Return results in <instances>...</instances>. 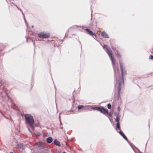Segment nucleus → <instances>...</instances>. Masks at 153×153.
Wrapping results in <instances>:
<instances>
[{
  "label": "nucleus",
  "instance_id": "c756f323",
  "mask_svg": "<svg viewBox=\"0 0 153 153\" xmlns=\"http://www.w3.org/2000/svg\"><path fill=\"white\" fill-rule=\"evenodd\" d=\"M28 34H29L30 35L33 34V32L31 31L29 32V33H28Z\"/></svg>",
  "mask_w": 153,
  "mask_h": 153
},
{
  "label": "nucleus",
  "instance_id": "473e14b6",
  "mask_svg": "<svg viewBox=\"0 0 153 153\" xmlns=\"http://www.w3.org/2000/svg\"><path fill=\"white\" fill-rule=\"evenodd\" d=\"M9 120L11 121H13V120H12V118H11V117H10Z\"/></svg>",
  "mask_w": 153,
  "mask_h": 153
},
{
  "label": "nucleus",
  "instance_id": "4be33fe9",
  "mask_svg": "<svg viewBox=\"0 0 153 153\" xmlns=\"http://www.w3.org/2000/svg\"><path fill=\"white\" fill-rule=\"evenodd\" d=\"M111 48L113 50L114 52L116 51L117 50L116 49V48L114 46H112Z\"/></svg>",
  "mask_w": 153,
  "mask_h": 153
},
{
  "label": "nucleus",
  "instance_id": "cd10ccee",
  "mask_svg": "<svg viewBox=\"0 0 153 153\" xmlns=\"http://www.w3.org/2000/svg\"><path fill=\"white\" fill-rule=\"evenodd\" d=\"M120 108L119 106L117 108V109L119 111L120 110Z\"/></svg>",
  "mask_w": 153,
  "mask_h": 153
},
{
  "label": "nucleus",
  "instance_id": "e433bc0d",
  "mask_svg": "<svg viewBox=\"0 0 153 153\" xmlns=\"http://www.w3.org/2000/svg\"><path fill=\"white\" fill-rule=\"evenodd\" d=\"M37 134H40V133H38Z\"/></svg>",
  "mask_w": 153,
  "mask_h": 153
},
{
  "label": "nucleus",
  "instance_id": "f8f14e48",
  "mask_svg": "<svg viewBox=\"0 0 153 153\" xmlns=\"http://www.w3.org/2000/svg\"><path fill=\"white\" fill-rule=\"evenodd\" d=\"M101 36L105 38H109V37L108 34L104 31L102 32L101 33Z\"/></svg>",
  "mask_w": 153,
  "mask_h": 153
},
{
  "label": "nucleus",
  "instance_id": "dca6fc26",
  "mask_svg": "<svg viewBox=\"0 0 153 153\" xmlns=\"http://www.w3.org/2000/svg\"><path fill=\"white\" fill-rule=\"evenodd\" d=\"M114 53L119 58H120L121 57V55L119 53L118 50L115 51Z\"/></svg>",
  "mask_w": 153,
  "mask_h": 153
},
{
  "label": "nucleus",
  "instance_id": "6ab92c4d",
  "mask_svg": "<svg viewBox=\"0 0 153 153\" xmlns=\"http://www.w3.org/2000/svg\"><path fill=\"white\" fill-rule=\"evenodd\" d=\"M84 106L83 105H79L77 107V108L78 109L80 110L81 109V108H84Z\"/></svg>",
  "mask_w": 153,
  "mask_h": 153
},
{
  "label": "nucleus",
  "instance_id": "5701e85b",
  "mask_svg": "<svg viewBox=\"0 0 153 153\" xmlns=\"http://www.w3.org/2000/svg\"><path fill=\"white\" fill-rule=\"evenodd\" d=\"M149 59H153V55H150L149 56Z\"/></svg>",
  "mask_w": 153,
  "mask_h": 153
},
{
  "label": "nucleus",
  "instance_id": "7ed1b4c3",
  "mask_svg": "<svg viewBox=\"0 0 153 153\" xmlns=\"http://www.w3.org/2000/svg\"><path fill=\"white\" fill-rule=\"evenodd\" d=\"M112 62L113 69L114 71V79L117 81V79L118 72L119 71L118 69L117 68L115 64V62L114 59L111 60Z\"/></svg>",
  "mask_w": 153,
  "mask_h": 153
},
{
  "label": "nucleus",
  "instance_id": "f257e3e1",
  "mask_svg": "<svg viewBox=\"0 0 153 153\" xmlns=\"http://www.w3.org/2000/svg\"><path fill=\"white\" fill-rule=\"evenodd\" d=\"M119 64L121 72V76L119 78L118 80V85L117 87V98H119L120 95V91L122 88V85L124 84V76L126 75V71L124 68L122 62L120 61H119Z\"/></svg>",
  "mask_w": 153,
  "mask_h": 153
},
{
  "label": "nucleus",
  "instance_id": "bb28decb",
  "mask_svg": "<svg viewBox=\"0 0 153 153\" xmlns=\"http://www.w3.org/2000/svg\"><path fill=\"white\" fill-rule=\"evenodd\" d=\"M17 8H18V9L19 10H20L22 12V13L23 15V13L21 9L19 7H17Z\"/></svg>",
  "mask_w": 153,
  "mask_h": 153
},
{
  "label": "nucleus",
  "instance_id": "9b49d317",
  "mask_svg": "<svg viewBox=\"0 0 153 153\" xmlns=\"http://www.w3.org/2000/svg\"><path fill=\"white\" fill-rule=\"evenodd\" d=\"M116 127L117 131V129L119 130V131H118L119 133V134H124L123 132V131L120 129V124L119 122H118L117 123Z\"/></svg>",
  "mask_w": 153,
  "mask_h": 153
},
{
  "label": "nucleus",
  "instance_id": "423d86ee",
  "mask_svg": "<svg viewBox=\"0 0 153 153\" xmlns=\"http://www.w3.org/2000/svg\"><path fill=\"white\" fill-rule=\"evenodd\" d=\"M49 33H45L44 32H41L38 34V36L41 38L46 39L49 37L50 36Z\"/></svg>",
  "mask_w": 153,
  "mask_h": 153
},
{
  "label": "nucleus",
  "instance_id": "ddd939ff",
  "mask_svg": "<svg viewBox=\"0 0 153 153\" xmlns=\"http://www.w3.org/2000/svg\"><path fill=\"white\" fill-rule=\"evenodd\" d=\"M26 41L27 42H32L33 43V45L35 46V43L33 42V40L30 38L29 37L28 38L27 37H26Z\"/></svg>",
  "mask_w": 153,
  "mask_h": 153
},
{
  "label": "nucleus",
  "instance_id": "c85d7f7f",
  "mask_svg": "<svg viewBox=\"0 0 153 153\" xmlns=\"http://www.w3.org/2000/svg\"><path fill=\"white\" fill-rule=\"evenodd\" d=\"M105 47H106V48H107V47H108V46H107L106 45H104L103 47V49H104L105 48Z\"/></svg>",
  "mask_w": 153,
  "mask_h": 153
},
{
  "label": "nucleus",
  "instance_id": "f3484780",
  "mask_svg": "<svg viewBox=\"0 0 153 153\" xmlns=\"http://www.w3.org/2000/svg\"><path fill=\"white\" fill-rule=\"evenodd\" d=\"M120 116H117L115 119V121L117 123L119 122Z\"/></svg>",
  "mask_w": 153,
  "mask_h": 153
},
{
  "label": "nucleus",
  "instance_id": "c9c22d12",
  "mask_svg": "<svg viewBox=\"0 0 153 153\" xmlns=\"http://www.w3.org/2000/svg\"><path fill=\"white\" fill-rule=\"evenodd\" d=\"M10 153H13L12 152H10Z\"/></svg>",
  "mask_w": 153,
  "mask_h": 153
},
{
  "label": "nucleus",
  "instance_id": "20e7f679",
  "mask_svg": "<svg viewBox=\"0 0 153 153\" xmlns=\"http://www.w3.org/2000/svg\"><path fill=\"white\" fill-rule=\"evenodd\" d=\"M94 110H97L100 111L101 113L104 114H105L106 113H108V111L106 109H105L104 107H93L91 108Z\"/></svg>",
  "mask_w": 153,
  "mask_h": 153
},
{
  "label": "nucleus",
  "instance_id": "a211bd4d",
  "mask_svg": "<svg viewBox=\"0 0 153 153\" xmlns=\"http://www.w3.org/2000/svg\"><path fill=\"white\" fill-rule=\"evenodd\" d=\"M18 147L21 149H24L23 146V145L21 143H19L18 144Z\"/></svg>",
  "mask_w": 153,
  "mask_h": 153
},
{
  "label": "nucleus",
  "instance_id": "6e6552de",
  "mask_svg": "<svg viewBox=\"0 0 153 153\" xmlns=\"http://www.w3.org/2000/svg\"><path fill=\"white\" fill-rule=\"evenodd\" d=\"M106 50L107 51V53L109 56L111 60L114 59V58L113 56L112 52L110 48H109L108 47H107V48H106Z\"/></svg>",
  "mask_w": 153,
  "mask_h": 153
},
{
  "label": "nucleus",
  "instance_id": "a878e982",
  "mask_svg": "<svg viewBox=\"0 0 153 153\" xmlns=\"http://www.w3.org/2000/svg\"><path fill=\"white\" fill-rule=\"evenodd\" d=\"M114 115L116 117H117V116H119L118 115V114L116 112H114Z\"/></svg>",
  "mask_w": 153,
  "mask_h": 153
},
{
  "label": "nucleus",
  "instance_id": "72a5a7b5",
  "mask_svg": "<svg viewBox=\"0 0 153 153\" xmlns=\"http://www.w3.org/2000/svg\"><path fill=\"white\" fill-rule=\"evenodd\" d=\"M17 7H18L17 6V5H15Z\"/></svg>",
  "mask_w": 153,
  "mask_h": 153
},
{
  "label": "nucleus",
  "instance_id": "9d476101",
  "mask_svg": "<svg viewBox=\"0 0 153 153\" xmlns=\"http://www.w3.org/2000/svg\"><path fill=\"white\" fill-rule=\"evenodd\" d=\"M36 145L38 147L40 148L41 149H43L45 146V143L42 142H39L37 143Z\"/></svg>",
  "mask_w": 153,
  "mask_h": 153
},
{
  "label": "nucleus",
  "instance_id": "2f4dec72",
  "mask_svg": "<svg viewBox=\"0 0 153 153\" xmlns=\"http://www.w3.org/2000/svg\"><path fill=\"white\" fill-rule=\"evenodd\" d=\"M60 116L59 115V119L60 120V124H61L62 123H61V120H60Z\"/></svg>",
  "mask_w": 153,
  "mask_h": 153
},
{
  "label": "nucleus",
  "instance_id": "f704fd0d",
  "mask_svg": "<svg viewBox=\"0 0 153 153\" xmlns=\"http://www.w3.org/2000/svg\"><path fill=\"white\" fill-rule=\"evenodd\" d=\"M33 28V25H32L31 26Z\"/></svg>",
  "mask_w": 153,
  "mask_h": 153
},
{
  "label": "nucleus",
  "instance_id": "aec40b11",
  "mask_svg": "<svg viewBox=\"0 0 153 153\" xmlns=\"http://www.w3.org/2000/svg\"><path fill=\"white\" fill-rule=\"evenodd\" d=\"M122 137H123V138L126 140L127 142H128V139L126 137L125 135V134H121Z\"/></svg>",
  "mask_w": 153,
  "mask_h": 153
},
{
  "label": "nucleus",
  "instance_id": "4468645a",
  "mask_svg": "<svg viewBox=\"0 0 153 153\" xmlns=\"http://www.w3.org/2000/svg\"><path fill=\"white\" fill-rule=\"evenodd\" d=\"M54 144L56 146H60V142L58 140H57L56 139H55L54 141Z\"/></svg>",
  "mask_w": 153,
  "mask_h": 153
},
{
  "label": "nucleus",
  "instance_id": "1a4fd4ad",
  "mask_svg": "<svg viewBox=\"0 0 153 153\" xmlns=\"http://www.w3.org/2000/svg\"><path fill=\"white\" fill-rule=\"evenodd\" d=\"M85 31L91 36H94L95 38H97V35L95 33H93L90 29L87 28L85 29Z\"/></svg>",
  "mask_w": 153,
  "mask_h": 153
},
{
  "label": "nucleus",
  "instance_id": "b1692460",
  "mask_svg": "<svg viewBox=\"0 0 153 153\" xmlns=\"http://www.w3.org/2000/svg\"><path fill=\"white\" fill-rule=\"evenodd\" d=\"M108 115L109 117H111L112 116V115L110 113H109L108 112V113H106V114Z\"/></svg>",
  "mask_w": 153,
  "mask_h": 153
},
{
  "label": "nucleus",
  "instance_id": "412c9836",
  "mask_svg": "<svg viewBox=\"0 0 153 153\" xmlns=\"http://www.w3.org/2000/svg\"><path fill=\"white\" fill-rule=\"evenodd\" d=\"M107 108L109 109H110L111 108V104L108 103L107 105Z\"/></svg>",
  "mask_w": 153,
  "mask_h": 153
},
{
  "label": "nucleus",
  "instance_id": "4c0bfd02",
  "mask_svg": "<svg viewBox=\"0 0 153 153\" xmlns=\"http://www.w3.org/2000/svg\"><path fill=\"white\" fill-rule=\"evenodd\" d=\"M24 19H25V18H24Z\"/></svg>",
  "mask_w": 153,
  "mask_h": 153
},
{
  "label": "nucleus",
  "instance_id": "ea45409f",
  "mask_svg": "<svg viewBox=\"0 0 153 153\" xmlns=\"http://www.w3.org/2000/svg\"><path fill=\"white\" fill-rule=\"evenodd\" d=\"M7 2V3H8V2L6 1Z\"/></svg>",
  "mask_w": 153,
  "mask_h": 153
},
{
  "label": "nucleus",
  "instance_id": "393cba45",
  "mask_svg": "<svg viewBox=\"0 0 153 153\" xmlns=\"http://www.w3.org/2000/svg\"><path fill=\"white\" fill-rule=\"evenodd\" d=\"M59 44H62V40H59Z\"/></svg>",
  "mask_w": 153,
  "mask_h": 153
},
{
  "label": "nucleus",
  "instance_id": "39448f33",
  "mask_svg": "<svg viewBox=\"0 0 153 153\" xmlns=\"http://www.w3.org/2000/svg\"><path fill=\"white\" fill-rule=\"evenodd\" d=\"M94 110H97L100 111L101 113L104 114H105L106 113H108V111L106 109H105L104 107H93L91 108Z\"/></svg>",
  "mask_w": 153,
  "mask_h": 153
},
{
  "label": "nucleus",
  "instance_id": "0eeeda50",
  "mask_svg": "<svg viewBox=\"0 0 153 153\" xmlns=\"http://www.w3.org/2000/svg\"><path fill=\"white\" fill-rule=\"evenodd\" d=\"M4 92H1L0 94V96L1 97L2 100L3 101H5L6 97L9 98L8 96L7 95V93L6 92L5 89L4 88Z\"/></svg>",
  "mask_w": 153,
  "mask_h": 153
},
{
  "label": "nucleus",
  "instance_id": "f03ea898",
  "mask_svg": "<svg viewBox=\"0 0 153 153\" xmlns=\"http://www.w3.org/2000/svg\"><path fill=\"white\" fill-rule=\"evenodd\" d=\"M25 117L28 130L32 134H33L31 129L34 130L36 125L33 116L30 114H26L25 115Z\"/></svg>",
  "mask_w": 153,
  "mask_h": 153
},
{
  "label": "nucleus",
  "instance_id": "58836bf2",
  "mask_svg": "<svg viewBox=\"0 0 153 153\" xmlns=\"http://www.w3.org/2000/svg\"><path fill=\"white\" fill-rule=\"evenodd\" d=\"M43 134H46V133H44Z\"/></svg>",
  "mask_w": 153,
  "mask_h": 153
},
{
  "label": "nucleus",
  "instance_id": "7c9ffc66",
  "mask_svg": "<svg viewBox=\"0 0 153 153\" xmlns=\"http://www.w3.org/2000/svg\"><path fill=\"white\" fill-rule=\"evenodd\" d=\"M108 118H109V120L111 122L112 121V118H109V117H108Z\"/></svg>",
  "mask_w": 153,
  "mask_h": 153
},
{
  "label": "nucleus",
  "instance_id": "2eb2a0df",
  "mask_svg": "<svg viewBox=\"0 0 153 153\" xmlns=\"http://www.w3.org/2000/svg\"><path fill=\"white\" fill-rule=\"evenodd\" d=\"M46 141L48 143H50L52 142L53 141V139L51 137H49L47 139Z\"/></svg>",
  "mask_w": 153,
  "mask_h": 153
}]
</instances>
